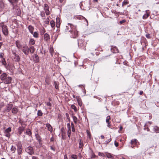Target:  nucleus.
<instances>
[{"label":"nucleus","instance_id":"45","mask_svg":"<svg viewBox=\"0 0 159 159\" xmlns=\"http://www.w3.org/2000/svg\"><path fill=\"white\" fill-rule=\"evenodd\" d=\"M2 63L4 66H6L7 65L6 62L5 61V58H3L2 60Z\"/></svg>","mask_w":159,"mask_h":159},{"label":"nucleus","instance_id":"7","mask_svg":"<svg viewBox=\"0 0 159 159\" xmlns=\"http://www.w3.org/2000/svg\"><path fill=\"white\" fill-rule=\"evenodd\" d=\"M70 37L73 38H76L78 36V32L75 30H72L70 32Z\"/></svg>","mask_w":159,"mask_h":159},{"label":"nucleus","instance_id":"19","mask_svg":"<svg viewBox=\"0 0 159 159\" xmlns=\"http://www.w3.org/2000/svg\"><path fill=\"white\" fill-rule=\"evenodd\" d=\"M25 127H20L18 129V133L20 134H21L25 129Z\"/></svg>","mask_w":159,"mask_h":159},{"label":"nucleus","instance_id":"15","mask_svg":"<svg viewBox=\"0 0 159 159\" xmlns=\"http://www.w3.org/2000/svg\"><path fill=\"white\" fill-rule=\"evenodd\" d=\"M61 134L62 139H66V133L64 131L63 128H61Z\"/></svg>","mask_w":159,"mask_h":159},{"label":"nucleus","instance_id":"54","mask_svg":"<svg viewBox=\"0 0 159 159\" xmlns=\"http://www.w3.org/2000/svg\"><path fill=\"white\" fill-rule=\"evenodd\" d=\"M45 32V30L44 28H43L42 31L40 32V34L43 35Z\"/></svg>","mask_w":159,"mask_h":159},{"label":"nucleus","instance_id":"2","mask_svg":"<svg viewBox=\"0 0 159 159\" xmlns=\"http://www.w3.org/2000/svg\"><path fill=\"white\" fill-rule=\"evenodd\" d=\"M0 25L2 28L3 34L5 36H7L8 35V31L7 26L4 24L3 22L1 23Z\"/></svg>","mask_w":159,"mask_h":159},{"label":"nucleus","instance_id":"10","mask_svg":"<svg viewBox=\"0 0 159 159\" xmlns=\"http://www.w3.org/2000/svg\"><path fill=\"white\" fill-rule=\"evenodd\" d=\"M13 107V105L12 104H9L6 106V109L3 110L4 112H8L10 111Z\"/></svg>","mask_w":159,"mask_h":159},{"label":"nucleus","instance_id":"63","mask_svg":"<svg viewBox=\"0 0 159 159\" xmlns=\"http://www.w3.org/2000/svg\"><path fill=\"white\" fill-rule=\"evenodd\" d=\"M64 159H68L67 156L66 154H65L64 156Z\"/></svg>","mask_w":159,"mask_h":159},{"label":"nucleus","instance_id":"49","mask_svg":"<svg viewBox=\"0 0 159 159\" xmlns=\"http://www.w3.org/2000/svg\"><path fill=\"white\" fill-rule=\"evenodd\" d=\"M110 119H111V118H110V116H107V117H106V122L107 123L109 122V121L110 120Z\"/></svg>","mask_w":159,"mask_h":159},{"label":"nucleus","instance_id":"21","mask_svg":"<svg viewBox=\"0 0 159 159\" xmlns=\"http://www.w3.org/2000/svg\"><path fill=\"white\" fill-rule=\"evenodd\" d=\"M44 38L45 40L48 41L50 39L49 35L47 33H45L44 35Z\"/></svg>","mask_w":159,"mask_h":159},{"label":"nucleus","instance_id":"36","mask_svg":"<svg viewBox=\"0 0 159 159\" xmlns=\"http://www.w3.org/2000/svg\"><path fill=\"white\" fill-rule=\"evenodd\" d=\"M71 108L73 109L75 112H76L77 111V109L76 106L74 105H72L71 106Z\"/></svg>","mask_w":159,"mask_h":159},{"label":"nucleus","instance_id":"55","mask_svg":"<svg viewBox=\"0 0 159 159\" xmlns=\"http://www.w3.org/2000/svg\"><path fill=\"white\" fill-rule=\"evenodd\" d=\"M20 123L21 124V125L22 126L25 127V128L26 126V124H25L24 122H20Z\"/></svg>","mask_w":159,"mask_h":159},{"label":"nucleus","instance_id":"5","mask_svg":"<svg viewBox=\"0 0 159 159\" xmlns=\"http://www.w3.org/2000/svg\"><path fill=\"white\" fill-rule=\"evenodd\" d=\"M25 151L26 152L30 155H32L34 153L33 148L32 147L29 146L27 147L25 149Z\"/></svg>","mask_w":159,"mask_h":159},{"label":"nucleus","instance_id":"11","mask_svg":"<svg viewBox=\"0 0 159 159\" xmlns=\"http://www.w3.org/2000/svg\"><path fill=\"white\" fill-rule=\"evenodd\" d=\"M73 26L72 24L68 23L67 25L66 26V30H69L70 32L72 30L71 29L73 27Z\"/></svg>","mask_w":159,"mask_h":159},{"label":"nucleus","instance_id":"32","mask_svg":"<svg viewBox=\"0 0 159 159\" xmlns=\"http://www.w3.org/2000/svg\"><path fill=\"white\" fill-rule=\"evenodd\" d=\"M106 156L108 158H113V157L110 153H107Z\"/></svg>","mask_w":159,"mask_h":159},{"label":"nucleus","instance_id":"27","mask_svg":"<svg viewBox=\"0 0 159 159\" xmlns=\"http://www.w3.org/2000/svg\"><path fill=\"white\" fill-rule=\"evenodd\" d=\"M18 109L16 107H14L12 110V112L13 114H16L18 112Z\"/></svg>","mask_w":159,"mask_h":159},{"label":"nucleus","instance_id":"16","mask_svg":"<svg viewBox=\"0 0 159 159\" xmlns=\"http://www.w3.org/2000/svg\"><path fill=\"white\" fill-rule=\"evenodd\" d=\"M35 136L37 139L38 141L39 144L41 145L42 138L38 134H35Z\"/></svg>","mask_w":159,"mask_h":159},{"label":"nucleus","instance_id":"30","mask_svg":"<svg viewBox=\"0 0 159 159\" xmlns=\"http://www.w3.org/2000/svg\"><path fill=\"white\" fill-rule=\"evenodd\" d=\"M5 7L4 3L2 1H0V7L2 9H4Z\"/></svg>","mask_w":159,"mask_h":159},{"label":"nucleus","instance_id":"18","mask_svg":"<svg viewBox=\"0 0 159 159\" xmlns=\"http://www.w3.org/2000/svg\"><path fill=\"white\" fill-rule=\"evenodd\" d=\"M46 126L48 128V129L50 132H52V129L51 125L50 124L48 123L46 124Z\"/></svg>","mask_w":159,"mask_h":159},{"label":"nucleus","instance_id":"38","mask_svg":"<svg viewBox=\"0 0 159 159\" xmlns=\"http://www.w3.org/2000/svg\"><path fill=\"white\" fill-rule=\"evenodd\" d=\"M54 85H55V87L56 89H59L58 82L55 81L54 82Z\"/></svg>","mask_w":159,"mask_h":159},{"label":"nucleus","instance_id":"26","mask_svg":"<svg viewBox=\"0 0 159 159\" xmlns=\"http://www.w3.org/2000/svg\"><path fill=\"white\" fill-rule=\"evenodd\" d=\"M76 99L80 107L81 106L82 104V103L81 98L78 97H77Z\"/></svg>","mask_w":159,"mask_h":159},{"label":"nucleus","instance_id":"37","mask_svg":"<svg viewBox=\"0 0 159 159\" xmlns=\"http://www.w3.org/2000/svg\"><path fill=\"white\" fill-rule=\"evenodd\" d=\"M129 3L128 0H124L122 3V6L126 5Z\"/></svg>","mask_w":159,"mask_h":159},{"label":"nucleus","instance_id":"64","mask_svg":"<svg viewBox=\"0 0 159 159\" xmlns=\"http://www.w3.org/2000/svg\"><path fill=\"white\" fill-rule=\"evenodd\" d=\"M32 159H38V158L35 156H33Z\"/></svg>","mask_w":159,"mask_h":159},{"label":"nucleus","instance_id":"48","mask_svg":"<svg viewBox=\"0 0 159 159\" xmlns=\"http://www.w3.org/2000/svg\"><path fill=\"white\" fill-rule=\"evenodd\" d=\"M49 22V19L48 18H47L44 21V23L46 24H48Z\"/></svg>","mask_w":159,"mask_h":159},{"label":"nucleus","instance_id":"41","mask_svg":"<svg viewBox=\"0 0 159 159\" xmlns=\"http://www.w3.org/2000/svg\"><path fill=\"white\" fill-rule=\"evenodd\" d=\"M72 118L74 122L76 124L77 122V119L75 116H73Z\"/></svg>","mask_w":159,"mask_h":159},{"label":"nucleus","instance_id":"60","mask_svg":"<svg viewBox=\"0 0 159 159\" xmlns=\"http://www.w3.org/2000/svg\"><path fill=\"white\" fill-rule=\"evenodd\" d=\"M146 37L148 39L150 38V34H146Z\"/></svg>","mask_w":159,"mask_h":159},{"label":"nucleus","instance_id":"47","mask_svg":"<svg viewBox=\"0 0 159 159\" xmlns=\"http://www.w3.org/2000/svg\"><path fill=\"white\" fill-rule=\"evenodd\" d=\"M67 135L69 138H70L71 135V130L68 129L67 131Z\"/></svg>","mask_w":159,"mask_h":159},{"label":"nucleus","instance_id":"34","mask_svg":"<svg viewBox=\"0 0 159 159\" xmlns=\"http://www.w3.org/2000/svg\"><path fill=\"white\" fill-rule=\"evenodd\" d=\"M16 150V147L13 146H12L11 148V150L12 153H14Z\"/></svg>","mask_w":159,"mask_h":159},{"label":"nucleus","instance_id":"13","mask_svg":"<svg viewBox=\"0 0 159 159\" xmlns=\"http://www.w3.org/2000/svg\"><path fill=\"white\" fill-rule=\"evenodd\" d=\"M33 57V60L35 63H37L39 61V58L38 55L36 54H34Z\"/></svg>","mask_w":159,"mask_h":159},{"label":"nucleus","instance_id":"35","mask_svg":"<svg viewBox=\"0 0 159 159\" xmlns=\"http://www.w3.org/2000/svg\"><path fill=\"white\" fill-rule=\"evenodd\" d=\"M49 51L52 56H53L54 52V49L53 47H51L49 49Z\"/></svg>","mask_w":159,"mask_h":159},{"label":"nucleus","instance_id":"56","mask_svg":"<svg viewBox=\"0 0 159 159\" xmlns=\"http://www.w3.org/2000/svg\"><path fill=\"white\" fill-rule=\"evenodd\" d=\"M45 82L47 85H49V81L47 78H46L45 79Z\"/></svg>","mask_w":159,"mask_h":159},{"label":"nucleus","instance_id":"28","mask_svg":"<svg viewBox=\"0 0 159 159\" xmlns=\"http://www.w3.org/2000/svg\"><path fill=\"white\" fill-rule=\"evenodd\" d=\"M154 131L156 133H159V128L157 126H154L153 128Z\"/></svg>","mask_w":159,"mask_h":159},{"label":"nucleus","instance_id":"9","mask_svg":"<svg viewBox=\"0 0 159 159\" xmlns=\"http://www.w3.org/2000/svg\"><path fill=\"white\" fill-rule=\"evenodd\" d=\"M44 10L47 15H48L50 14V11L49 10V6L47 4H44L43 5Z\"/></svg>","mask_w":159,"mask_h":159},{"label":"nucleus","instance_id":"42","mask_svg":"<svg viewBox=\"0 0 159 159\" xmlns=\"http://www.w3.org/2000/svg\"><path fill=\"white\" fill-rule=\"evenodd\" d=\"M86 132L87 134V136L89 139H90L91 138V134L90 131L88 130H87Z\"/></svg>","mask_w":159,"mask_h":159},{"label":"nucleus","instance_id":"14","mask_svg":"<svg viewBox=\"0 0 159 159\" xmlns=\"http://www.w3.org/2000/svg\"><path fill=\"white\" fill-rule=\"evenodd\" d=\"M79 148H82L84 146L83 141L82 139H79Z\"/></svg>","mask_w":159,"mask_h":159},{"label":"nucleus","instance_id":"40","mask_svg":"<svg viewBox=\"0 0 159 159\" xmlns=\"http://www.w3.org/2000/svg\"><path fill=\"white\" fill-rule=\"evenodd\" d=\"M43 113L40 110H39L38 111L37 115L38 116H42L43 115Z\"/></svg>","mask_w":159,"mask_h":159},{"label":"nucleus","instance_id":"25","mask_svg":"<svg viewBox=\"0 0 159 159\" xmlns=\"http://www.w3.org/2000/svg\"><path fill=\"white\" fill-rule=\"evenodd\" d=\"M29 49L30 52L31 54L34 53L35 51V48L33 46L30 47Z\"/></svg>","mask_w":159,"mask_h":159},{"label":"nucleus","instance_id":"61","mask_svg":"<svg viewBox=\"0 0 159 159\" xmlns=\"http://www.w3.org/2000/svg\"><path fill=\"white\" fill-rule=\"evenodd\" d=\"M114 144H115V146L116 147H117L118 146V145H119L118 143L116 142V141H115L114 142Z\"/></svg>","mask_w":159,"mask_h":159},{"label":"nucleus","instance_id":"8","mask_svg":"<svg viewBox=\"0 0 159 159\" xmlns=\"http://www.w3.org/2000/svg\"><path fill=\"white\" fill-rule=\"evenodd\" d=\"M17 151L18 154L20 155L22 153V146L20 143H18L17 145Z\"/></svg>","mask_w":159,"mask_h":159},{"label":"nucleus","instance_id":"31","mask_svg":"<svg viewBox=\"0 0 159 159\" xmlns=\"http://www.w3.org/2000/svg\"><path fill=\"white\" fill-rule=\"evenodd\" d=\"M29 44L31 45H34L35 44V41L33 39H31L29 41Z\"/></svg>","mask_w":159,"mask_h":159},{"label":"nucleus","instance_id":"23","mask_svg":"<svg viewBox=\"0 0 159 159\" xmlns=\"http://www.w3.org/2000/svg\"><path fill=\"white\" fill-rule=\"evenodd\" d=\"M28 29L31 34H33L34 27L32 25H30L28 26Z\"/></svg>","mask_w":159,"mask_h":159},{"label":"nucleus","instance_id":"44","mask_svg":"<svg viewBox=\"0 0 159 159\" xmlns=\"http://www.w3.org/2000/svg\"><path fill=\"white\" fill-rule=\"evenodd\" d=\"M26 133L29 135H30L31 134V132L30 129H28L26 131Z\"/></svg>","mask_w":159,"mask_h":159},{"label":"nucleus","instance_id":"12","mask_svg":"<svg viewBox=\"0 0 159 159\" xmlns=\"http://www.w3.org/2000/svg\"><path fill=\"white\" fill-rule=\"evenodd\" d=\"M137 140L136 139H133L131 140L130 142V144H131V147L133 148L134 147V145H135L137 143Z\"/></svg>","mask_w":159,"mask_h":159},{"label":"nucleus","instance_id":"4","mask_svg":"<svg viewBox=\"0 0 159 159\" xmlns=\"http://www.w3.org/2000/svg\"><path fill=\"white\" fill-rule=\"evenodd\" d=\"M12 58L15 61L19 62L20 61V58L18 54H17L15 52L12 53Z\"/></svg>","mask_w":159,"mask_h":159},{"label":"nucleus","instance_id":"3","mask_svg":"<svg viewBox=\"0 0 159 159\" xmlns=\"http://www.w3.org/2000/svg\"><path fill=\"white\" fill-rule=\"evenodd\" d=\"M11 128L10 127L5 129L3 132L4 135L8 138H9L11 135L10 132H11Z\"/></svg>","mask_w":159,"mask_h":159},{"label":"nucleus","instance_id":"29","mask_svg":"<svg viewBox=\"0 0 159 159\" xmlns=\"http://www.w3.org/2000/svg\"><path fill=\"white\" fill-rule=\"evenodd\" d=\"M149 14H148L147 11H146V13L143 15V19H146L148 18V17L149 16Z\"/></svg>","mask_w":159,"mask_h":159},{"label":"nucleus","instance_id":"1","mask_svg":"<svg viewBox=\"0 0 159 159\" xmlns=\"http://www.w3.org/2000/svg\"><path fill=\"white\" fill-rule=\"evenodd\" d=\"M0 78L1 80L6 84H10L12 80V78L9 76L6 73L2 74Z\"/></svg>","mask_w":159,"mask_h":159},{"label":"nucleus","instance_id":"57","mask_svg":"<svg viewBox=\"0 0 159 159\" xmlns=\"http://www.w3.org/2000/svg\"><path fill=\"white\" fill-rule=\"evenodd\" d=\"M40 15H41V16L42 17H44L45 16V13L43 11H42V12H41Z\"/></svg>","mask_w":159,"mask_h":159},{"label":"nucleus","instance_id":"33","mask_svg":"<svg viewBox=\"0 0 159 159\" xmlns=\"http://www.w3.org/2000/svg\"><path fill=\"white\" fill-rule=\"evenodd\" d=\"M50 25L52 28H54L55 26V23L54 21L52 20L50 22Z\"/></svg>","mask_w":159,"mask_h":159},{"label":"nucleus","instance_id":"59","mask_svg":"<svg viewBox=\"0 0 159 159\" xmlns=\"http://www.w3.org/2000/svg\"><path fill=\"white\" fill-rule=\"evenodd\" d=\"M126 22V20H121L120 21V24H122L124 23H125Z\"/></svg>","mask_w":159,"mask_h":159},{"label":"nucleus","instance_id":"58","mask_svg":"<svg viewBox=\"0 0 159 159\" xmlns=\"http://www.w3.org/2000/svg\"><path fill=\"white\" fill-rule=\"evenodd\" d=\"M67 127L68 128V129L69 130H71V127H70V123H67Z\"/></svg>","mask_w":159,"mask_h":159},{"label":"nucleus","instance_id":"17","mask_svg":"<svg viewBox=\"0 0 159 159\" xmlns=\"http://www.w3.org/2000/svg\"><path fill=\"white\" fill-rule=\"evenodd\" d=\"M16 47L18 49H20L22 48V45L20 44V41L19 40H17L16 41Z\"/></svg>","mask_w":159,"mask_h":159},{"label":"nucleus","instance_id":"22","mask_svg":"<svg viewBox=\"0 0 159 159\" xmlns=\"http://www.w3.org/2000/svg\"><path fill=\"white\" fill-rule=\"evenodd\" d=\"M56 20V26L57 28L60 27V20L59 18H57Z\"/></svg>","mask_w":159,"mask_h":159},{"label":"nucleus","instance_id":"52","mask_svg":"<svg viewBox=\"0 0 159 159\" xmlns=\"http://www.w3.org/2000/svg\"><path fill=\"white\" fill-rule=\"evenodd\" d=\"M114 49V51H115V53H117L118 52V50L117 48H116V47H114L112 49Z\"/></svg>","mask_w":159,"mask_h":159},{"label":"nucleus","instance_id":"50","mask_svg":"<svg viewBox=\"0 0 159 159\" xmlns=\"http://www.w3.org/2000/svg\"><path fill=\"white\" fill-rule=\"evenodd\" d=\"M144 129L145 130H146L147 131H149L150 130L149 128H148L147 126H146V124H145L144 126Z\"/></svg>","mask_w":159,"mask_h":159},{"label":"nucleus","instance_id":"20","mask_svg":"<svg viewBox=\"0 0 159 159\" xmlns=\"http://www.w3.org/2000/svg\"><path fill=\"white\" fill-rule=\"evenodd\" d=\"M107 138H108L107 139V140L105 141L103 143V144L106 145H107L111 140V136L110 135H109V136Z\"/></svg>","mask_w":159,"mask_h":159},{"label":"nucleus","instance_id":"62","mask_svg":"<svg viewBox=\"0 0 159 159\" xmlns=\"http://www.w3.org/2000/svg\"><path fill=\"white\" fill-rule=\"evenodd\" d=\"M92 155L91 158H94L95 157V155L93 153V151H92Z\"/></svg>","mask_w":159,"mask_h":159},{"label":"nucleus","instance_id":"6","mask_svg":"<svg viewBox=\"0 0 159 159\" xmlns=\"http://www.w3.org/2000/svg\"><path fill=\"white\" fill-rule=\"evenodd\" d=\"M22 51L26 55H28L29 52L28 47L26 46H23L22 48Z\"/></svg>","mask_w":159,"mask_h":159},{"label":"nucleus","instance_id":"46","mask_svg":"<svg viewBox=\"0 0 159 159\" xmlns=\"http://www.w3.org/2000/svg\"><path fill=\"white\" fill-rule=\"evenodd\" d=\"M77 156L76 155L73 154L71 156V157L72 159H77Z\"/></svg>","mask_w":159,"mask_h":159},{"label":"nucleus","instance_id":"53","mask_svg":"<svg viewBox=\"0 0 159 159\" xmlns=\"http://www.w3.org/2000/svg\"><path fill=\"white\" fill-rule=\"evenodd\" d=\"M46 105L48 106L49 107V109H51V108L50 107L52 106V104L50 102H48L46 103Z\"/></svg>","mask_w":159,"mask_h":159},{"label":"nucleus","instance_id":"24","mask_svg":"<svg viewBox=\"0 0 159 159\" xmlns=\"http://www.w3.org/2000/svg\"><path fill=\"white\" fill-rule=\"evenodd\" d=\"M8 1L12 5L14 6V4H16L18 2V0H8Z\"/></svg>","mask_w":159,"mask_h":159},{"label":"nucleus","instance_id":"43","mask_svg":"<svg viewBox=\"0 0 159 159\" xmlns=\"http://www.w3.org/2000/svg\"><path fill=\"white\" fill-rule=\"evenodd\" d=\"M33 36L36 38L38 37V34L37 32H35L33 34Z\"/></svg>","mask_w":159,"mask_h":159},{"label":"nucleus","instance_id":"39","mask_svg":"<svg viewBox=\"0 0 159 159\" xmlns=\"http://www.w3.org/2000/svg\"><path fill=\"white\" fill-rule=\"evenodd\" d=\"M71 129H72V131L73 132H75V126L74 125L73 123L72 122L71 123Z\"/></svg>","mask_w":159,"mask_h":159},{"label":"nucleus","instance_id":"51","mask_svg":"<svg viewBox=\"0 0 159 159\" xmlns=\"http://www.w3.org/2000/svg\"><path fill=\"white\" fill-rule=\"evenodd\" d=\"M98 156H102V157H104L105 156V155L103 153L101 152H99L98 153Z\"/></svg>","mask_w":159,"mask_h":159}]
</instances>
